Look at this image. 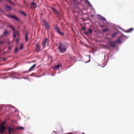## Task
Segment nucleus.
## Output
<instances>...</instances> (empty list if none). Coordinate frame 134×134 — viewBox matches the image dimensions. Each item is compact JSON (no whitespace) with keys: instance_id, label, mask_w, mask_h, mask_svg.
Instances as JSON below:
<instances>
[{"instance_id":"1","label":"nucleus","mask_w":134,"mask_h":134,"mask_svg":"<svg viewBox=\"0 0 134 134\" xmlns=\"http://www.w3.org/2000/svg\"><path fill=\"white\" fill-rule=\"evenodd\" d=\"M58 49L59 52L62 53L65 52L66 50L65 45L62 43H59Z\"/></svg>"},{"instance_id":"2","label":"nucleus","mask_w":134,"mask_h":134,"mask_svg":"<svg viewBox=\"0 0 134 134\" xmlns=\"http://www.w3.org/2000/svg\"><path fill=\"white\" fill-rule=\"evenodd\" d=\"M52 10H53V13L57 16V17H58L59 19L60 18V12H58L55 8H52Z\"/></svg>"},{"instance_id":"3","label":"nucleus","mask_w":134,"mask_h":134,"mask_svg":"<svg viewBox=\"0 0 134 134\" xmlns=\"http://www.w3.org/2000/svg\"><path fill=\"white\" fill-rule=\"evenodd\" d=\"M54 29L56 32L59 34L61 35H64V33L60 32L59 29L57 25H55L54 27Z\"/></svg>"},{"instance_id":"4","label":"nucleus","mask_w":134,"mask_h":134,"mask_svg":"<svg viewBox=\"0 0 134 134\" xmlns=\"http://www.w3.org/2000/svg\"><path fill=\"white\" fill-rule=\"evenodd\" d=\"M37 4L35 2H31L30 5V7L32 9L33 8L35 9L37 7Z\"/></svg>"},{"instance_id":"5","label":"nucleus","mask_w":134,"mask_h":134,"mask_svg":"<svg viewBox=\"0 0 134 134\" xmlns=\"http://www.w3.org/2000/svg\"><path fill=\"white\" fill-rule=\"evenodd\" d=\"M44 25L47 30H49V24L48 23L46 20H44L43 21Z\"/></svg>"},{"instance_id":"6","label":"nucleus","mask_w":134,"mask_h":134,"mask_svg":"<svg viewBox=\"0 0 134 134\" xmlns=\"http://www.w3.org/2000/svg\"><path fill=\"white\" fill-rule=\"evenodd\" d=\"M5 129V127L4 125H0V132L1 133H3Z\"/></svg>"},{"instance_id":"7","label":"nucleus","mask_w":134,"mask_h":134,"mask_svg":"<svg viewBox=\"0 0 134 134\" xmlns=\"http://www.w3.org/2000/svg\"><path fill=\"white\" fill-rule=\"evenodd\" d=\"M108 43L109 46L111 47H114L115 46V43L114 41L113 42L109 41Z\"/></svg>"},{"instance_id":"8","label":"nucleus","mask_w":134,"mask_h":134,"mask_svg":"<svg viewBox=\"0 0 134 134\" xmlns=\"http://www.w3.org/2000/svg\"><path fill=\"white\" fill-rule=\"evenodd\" d=\"M41 50V48L40 46L38 45V44H37L36 46V49L35 51L36 52H38L40 51Z\"/></svg>"},{"instance_id":"9","label":"nucleus","mask_w":134,"mask_h":134,"mask_svg":"<svg viewBox=\"0 0 134 134\" xmlns=\"http://www.w3.org/2000/svg\"><path fill=\"white\" fill-rule=\"evenodd\" d=\"M62 65V64L61 63H59L58 65H54L53 68L54 69H58Z\"/></svg>"},{"instance_id":"10","label":"nucleus","mask_w":134,"mask_h":134,"mask_svg":"<svg viewBox=\"0 0 134 134\" xmlns=\"http://www.w3.org/2000/svg\"><path fill=\"white\" fill-rule=\"evenodd\" d=\"M29 33L28 32H26L25 33V41L26 42H27L28 41V35H29Z\"/></svg>"},{"instance_id":"11","label":"nucleus","mask_w":134,"mask_h":134,"mask_svg":"<svg viewBox=\"0 0 134 134\" xmlns=\"http://www.w3.org/2000/svg\"><path fill=\"white\" fill-rule=\"evenodd\" d=\"M121 38V37H119L117 40L114 41L115 43H121V41L120 39Z\"/></svg>"},{"instance_id":"12","label":"nucleus","mask_w":134,"mask_h":134,"mask_svg":"<svg viewBox=\"0 0 134 134\" xmlns=\"http://www.w3.org/2000/svg\"><path fill=\"white\" fill-rule=\"evenodd\" d=\"M8 132L9 134L11 133L12 131H14V129L12 127H9L8 128Z\"/></svg>"},{"instance_id":"13","label":"nucleus","mask_w":134,"mask_h":134,"mask_svg":"<svg viewBox=\"0 0 134 134\" xmlns=\"http://www.w3.org/2000/svg\"><path fill=\"white\" fill-rule=\"evenodd\" d=\"M36 64H34L29 69V71H31L32 69L34 68L36 66Z\"/></svg>"},{"instance_id":"14","label":"nucleus","mask_w":134,"mask_h":134,"mask_svg":"<svg viewBox=\"0 0 134 134\" xmlns=\"http://www.w3.org/2000/svg\"><path fill=\"white\" fill-rule=\"evenodd\" d=\"M99 19L102 20L103 21H105L106 20V19L105 18L101 16H99Z\"/></svg>"},{"instance_id":"15","label":"nucleus","mask_w":134,"mask_h":134,"mask_svg":"<svg viewBox=\"0 0 134 134\" xmlns=\"http://www.w3.org/2000/svg\"><path fill=\"white\" fill-rule=\"evenodd\" d=\"M133 28H131L127 31H125V32L127 33H130L132 32L133 31Z\"/></svg>"},{"instance_id":"16","label":"nucleus","mask_w":134,"mask_h":134,"mask_svg":"<svg viewBox=\"0 0 134 134\" xmlns=\"http://www.w3.org/2000/svg\"><path fill=\"white\" fill-rule=\"evenodd\" d=\"M5 6L7 7L9 10H11L12 8L11 7L8 5L7 4H5Z\"/></svg>"},{"instance_id":"17","label":"nucleus","mask_w":134,"mask_h":134,"mask_svg":"<svg viewBox=\"0 0 134 134\" xmlns=\"http://www.w3.org/2000/svg\"><path fill=\"white\" fill-rule=\"evenodd\" d=\"M47 41V38H45L43 42L42 43V45L43 46H44L46 44V43Z\"/></svg>"},{"instance_id":"18","label":"nucleus","mask_w":134,"mask_h":134,"mask_svg":"<svg viewBox=\"0 0 134 134\" xmlns=\"http://www.w3.org/2000/svg\"><path fill=\"white\" fill-rule=\"evenodd\" d=\"M18 49L17 47H16L15 48V49L14 50V52L15 53H17L18 51Z\"/></svg>"},{"instance_id":"19","label":"nucleus","mask_w":134,"mask_h":134,"mask_svg":"<svg viewBox=\"0 0 134 134\" xmlns=\"http://www.w3.org/2000/svg\"><path fill=\"white\" fill-rule=\"evenodd\" d=\"M8 33V31L7 30H5L3 32V35H7Z\"/></svg>"},{"instance_id":"20","label":"nucleus","mask_w":134,"mask_h":134,"mask_svg":"<svg viewBox=\"0 0 134 134\" xmlns=\"http://www.w3.org/2000/svg\"><path fill=\"white\" fill-rule=\"evenodd\" d=\"M16 129H20L21 130H23L24 129V128L22 127H18L16 128Z\"/></svg>"},{"instance_id":"21","label":"nucleus","mask_w":134,"mask_h":134,"mask_svg":"<svg viewBox=\"0 0 134 134\" xmlns=\"http://www.w3.org/2000/svg\"><path fill=\"white\" fill-rule=\"evenodd\" d=\"M20 13L21 14L24 15L25 16H26V14L23 12L20 11Z\"/></svg>"},{"instance_id":"22","label":"nucleus","mask_w":134,"mask_h":134,"mask_svg":"<svg viewBox=\"0 0 134 134\" xmlns=\"http://www.w3.org/2000/svg\"><path fill=\"white\" fill-rule=\"evenodd\" d=\"M23 44H21L20 46V50H22L23 49Z\"/></svg>"},{"instance_id":"23","label":"nucleus","mask_w":134,"mask_h":134,"mask_svg":"<svg viewBox=\"0 0 134 134\" xmlns=\"http://www.w3.org/2000/svg\"><path fill=\"white\" fill-rule=\"evenodd\" d=\"M9 27H10L12 29L13 31H15V29L14 28V27L13 26H11V25H9Z\"/></svg>"},{"instance_id":"24","label":"nucleus","mask_w":134,"mask_h":134,"mask_svg":"<svg viewBox=\"0 0 134 134\" xmlns=\"http://www.w3.org/2000/svg\"><path fill=\"white\" fill-rule=\"evenodd\" d=\"M9 16L10 18H13L14 19L15 17V16L13 15H9Z\"/></svg>"},{"instance_id":"25","label":"nucleus","mask_w":134,"mask_h":134,"mask_svg":"<svg viewBox=\"0 0 134 134\" xmlns=\"http://www.w3.org/2000/svg\"><path fill=\"white\" fill-rule=\"evenodd\" d=\"M88 5L90 6H91V5L88 0H85Z\"/></svg>"},{"instance_id":"26","label":"nucleus","mask_w":134,"mask_h":134,"mask_svg":"<svg viewBox=\"0 0 134 134\" xmlns=\"http://www.w3.org/2000/svg\"><path fill=\"white\" fill-rule=\"evenodd\" d=\"M108 29H104L103 30V32H105L108 31Z\"/></svg>"},{"instance_id":"27","label":"nucleus","mask_w":134,"mask_h":134,"mask_svg":"<svg viewBox=\"0 0 134 134\" xmlns=\"http://www.w3.org/2000/svg\"><path fill=\"white\" fill-rule=\"evenodd\" d=\"M14 19H15V20L17 21H19V19L16 16Z\"/></svg>"},{"instance_id":"28","label":"nucleus","mask_w":134,"mask_h":134,"mask_svg":"<svg viewBox=\"0 0 134 134\" xmlns=\"http://www.w3.org/2000/svg\"><path fill=\"white\" fill-rule=\"evenodd\" d=\"M117 34V33L116 32L114 33L112 35H111V36L112 37H114V36L116 35Z\"/></svg>"},{"instance_id":"29","label":"nucleus","mask_w":134,"mask_h":134,"mask_svg":"<svg viewBox=\"0 0 134 134\" xmlns=\"http://www.w3.org/2000/svg\"><path fill=\"white\" fill-rule=\"evenodd\" d=\"M4 40L0 41V44H3L4 43Z\"/></svg>"},{"instance_id":"30","label":"nucleus","mask_w":134,"mask_h":134,"mask_svg":"<svg viewBox=\"0 0 134 134\" xmlns=\"http://www.w3.org/2000/svg\"><path fill=\"white\" fill-rule=\"evenodd\" d=\"M88 31H89V33H91L92 32V30L91 29H88Z\"/></svg>"},{"instance_id":"31","label":"nucleus","mask_w":134,"mask_h":134,"mask_svg":"<svg viewBox=\"0 0 134 134\" xmlns=\"http://www.w3.org/2000/svg\"><path fill=\"white\" fill-rule=\"evenodd\" d=\"M16 33L19 36V32L18 31L16 30Z\"/></svg>"},{"instance_id":"32","label":"nucleus","mask_w":134,"mask_h":134,"mask_svg":"<svg viewBox=\"0 0 134 134\" xmlns=\"http://www.w3.org/2000/svg\"><path fill=\"white\" fill-rule=\"evenodd\" d=\"M15 31H13L14 32V35L13 37L14 38H15Z\"/></svg>"},{"instance_id":"33","label":"nucleus","mask_w":134,"mask_h":134,"mask_svg":"<svg viewBox=\"0 0 134 134\" xmlns=\"http://www.w3.org/2000/svg\"><path fill=\"white\" fill-rule=\"evenodd\" d=\"M12 48V46H9L8 47V50H10Z\"/></svg>"},{"instance_id":"34","label":"nucleus","mask_w":134,"mask_h":134,"mask_svg":"<svg viewBox=\"0 0 134 134\" xmlns=\"http://www.w3.org/2000/svg\"><path fill=\"white\" fill-rule=\"evenodd\" d=\"M81 29L83 30H85L86 29V28L85 27H81Z\"/></svg>"},{"instance_id":"35","label":"nucleus","mask_w":134,"mask_h":134,"mask_svg":"<svg viewBox=\"0 0 134 134\" xmlns=\"http://www.w3.org/2000/svg\"><path fill=\"white\" fill-rule=\"evenodd\" d=\"M16 42H18V39H16Z\"/></svg>"},{"instance_id":"36","label":"nucleus","mask_w":134,"mask_h":134,"mask_svg":"<svg viewBox=\"0 0 134 134\" xmlns=\"http://www.w3.org/2000/svg\"><path fill=\"white\" fill-rule=\"evenodd\" d=\"M94 15H91V16L92 17H94Z\"/></svg>"},{"instance_id":"37","label":"nucleus","mask_w":134,"mask_h":134,"mask_svg":"<svg viewBox=\"0 0 134 134\" xmlns=\"http://www.w3.org/2000/svg\"><path fill=\"white\" fill-rule=\"evenodd\" d=\"M85 34H86V35H87V34H88V32H85Z\"/></svg>"},{"instance_id":"38","label":"nucleus","mask_w":134,"mask_h":134,"mask_svg":"<svg viewBox=\"0 0 134 134\" xmlns=\"http://www.w3.org/2000/svg\"><path fill=\"white\" fill-rule=\"evenodd\" d=\"M6 60V59H5V58H4L3 59V60Z\"/></svg>"},{"instance_id":"39","label":"nucleus","mask_w":134,"mask_h":134,"mask_svg":"<svg viewBox=\"0 0 134 134\" xmlns=\"http://www.w3.org/2000/svg\"><path fill=\"white\" fill-rule=\"evenodd\" d=\"M10 42H8L7 43V44H10Z\"/></svg>"},{"instance_id":"40","label":"nucleus","mask_w":134,"mask_h":134,"mask_svg":"<svg viewBox=\"0 0 134 134\" xmlns=\"http://www.w3.org/2000/svg\"><path fill=\"white\" fill-rule=\"evenodd\" d=\"M73 1H76V0H72Z\"/></svg>"},{"instance_id":"41","label":"nucleus","mask_w":134,"mask_h":134,"mask_svg":"<svg viewBox=\"0 0 134 134\" xmlns=\"http://www.w3.org/2000/svg\"><path fill=\"white\" fill-rule=\"evenodd\" d=\"M101 26L103 27H104V26L103 25H101Z\"/></svg>"},{"instance_id":"42","label":"nucleus","mask_w":134,"mask_h":134,"mask_svg":"<svg viewBox=\"0 0 134 134\" xmlns=\"http://www.w3.org/2000/svg\"><path fill=\"white\" fill-rule=\"evenodd\" d=\"M34 61H32V62H34Z\"/></svg>"},{"instance_id":"43","label":"nucleus","mask_w":134,"mask_h":134,"mask_svg":"<svg viewBox=\"0 0 134 134\" xmlns=\"http://www.w3.org/2000/svg\"><path fill=\"white\" fill-rule=\"evenodd\" d=\"M1 0H0V2H1Z\"/></svg>"},{"instance_id":"44","label":"nucleus","mask_w":134,"mask_h":134,"mask_svg":"<svg viewBox=\"0 0 134 134\" xmlns=\"http://www.w3.org/2000/svg\"><path fill=\"white\" fill-rule=\"evenodd\" d=\"M1 10V8H0V10Z\"/></svg>"},{"instance_id":"45","label":"nucleus","mask_w":134,"mask_h":134,"mask_svg":"<svg viewBox=\"0 0 134 134\" xmlns=\"http://www.w3.org/2000/svg\"><path fill=\"white\" fill-rule=\"evenodd\" d=\"M24 2V3H25V2Z\"/></svg>"},{"instance_id":"46","label":"nucleus","mask_w":134,"mask_h":134,"mask_svg":"<svg viewBox=\"0 0 134 134\" xmlns=\"http://www.w3.org/2000/svg\"><path fill=\"white\" fill-rule=\"evenodd\" d=\"M86 62V63H87V62Z\"/></svg>"}]
</instances>
